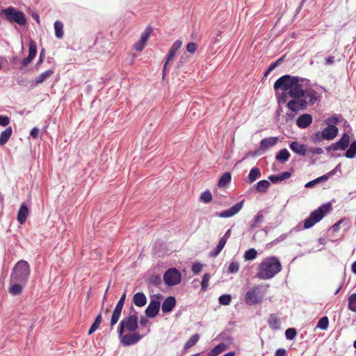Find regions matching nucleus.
Here are the masks:
<instances>
[{
	"instance_id": "obj_1",
	"label": "nucleus",
	"mask_w": 356,
	"mask_h": 356,
	"mask_svg": "<svg viewBox=\"0 0 356 356\" xmlns=\"http://www.w3.org/2000/svg\"><path fill=\"white\" fill-rule=\"evenodd\" d=\"M309 82V80L298 76L285 74L275 81L273 87L275 90L280 89L289 91V95L291 98H309V105H314L318 101L320 95L314 88H305V85H307Z\"/></svg>"
},
{
	"instance_id": "obj_2",
	"label": "nucleus",
	"mask_w": 356,
	"mask_h": 356,
	"mask_svg": "<svg viewBox=\"0 0 356 356\" xmlns=\"http://www.w3.org/2000/svg\"><path fill=\"white\" fill-rule=\"evenodd\" d=\"M257 270V277L260 280H268L282 270V264L275 256L266 257L259 265Z\"/></svg>"
},
{
	"instance_id": "obj_3",
	"label": "nucleus",
	"mask_w": 356,
	"mask_h": 356,
	"mask_svg": "<svg viewBox=\"0 0 356 356\" xmlns=\"http://www.w3.org/2000/svg\"><path fill=\"white\" fill-rule=\"evenodd\" d=\"M0 15L10 24L15 23L19 26H25L27 23L25 14L13 6L1 9Z\"/></svg>"
},
{
	"instance_id": "obj_4",
	"label": "nucleus",
	"mask_w": 356,
	"mask_h": 356,
	"mask_svg": "<svg viewBox=\"0 0 356 356\" xmlns=\"http://www.w3.org/2000/svg\"><path fill=\"white\" fill-rule=\"evenodd\" d=\"M30 274L31 269L29 263L25 260H20L15 265L10 279L26 284Z\"/></svg>"
},
{
	"instance_id": "obj_5",
	"label": "nucleus",
	"mask_w": 356,
	"mask_h": 356,
	"mask_svg": "<svg viewBox=\"0 0 356 356\" xmlns=\"http://www.w3.org/2000/svg\"><path fill=\"white\" fill-rule=\"evenodd\" d=\"M339 129L334 124H328L321 131L315 132L312 136L311 140L314 143L321 142L323 140H333L338 134Z\"/></svg>"
},
{
	"instance_id": "obj_6",
	"label": "nucleus",
	"mask_w": 356,
	"mask_h": 356,
	"mask_svg": "<svg viewBox=\"0 0 356 356\" xmlns=\"http://www.w3.org/2000/svg\"><path fill=\"white\" fill-rule=\"evenodd\" d=\"M138 327V318L137 313L129 315V316L124 318L120 323L118 326V332L121 334L126 330L129 332H135Z\"/></svg>"
},
{
	"instance_id": "obj_7",
	"label": "nucleus",
	"mask_w": 356,
	"mask_h": 356,
	"mask_svg": "<svg viewBox=\"0 0 356 356\" xmlns=\"http://www.w3.org/2000/svg\"><path fill=\"white\" fill-rule=\"evenodd\" d=\"M262 286L257 285L250 289L245 296V302L250 306L258 304L263 298Z\"/></svg>"
},
{
	"instance_id": "obj_8",
	"label": "nucleus",
	"mask_w": 356,
	"mask_h": 356,
	"mask_svg": "<svg viewBox=\"0 0 356 356\" xmlns=\"http://www.w3.org/2000/svg\"><path fill=\"white\" fill-rule=\"evenodd\" d=\"M181 273L175 268L168 269L163 274V281L167 286H173L180 283Z\"/></svg>"
},
{
	"instance_id": "obj_9",
	"label": "nucleus",
	"mask_w": 356,
	"mask_h": 356,
	"mask_svg": "<svg viewBox=\"0 0 356 356\" xmlns=\"http://www.w3.org/2000/svg\"><path fill=\"white\" fill-rule=\"evenodd\" d=\"M309 104V98L295 97L292 98L287 104L286 107L292 112L297 113L299 111H304Z\"/></svg>"
},
{
	"instance_id": "obj_10",
	"label": "nucleus",
	"mask_w": 356,
	"mask_h": 356,
	"mask_svg": "<svg viewBox=\"0 0 356 356\" xmlns=\"http://www.w3.org/2000/svg\"><path fill=\"white\" fill-rule=\"evenodd\" d=\"M154 297L156 299L152 298L145 311L146 316L150 318H153L158 315L161 307V302L159 301V299L162 298V295L158 293L155 294Z\"/></svg>"
},
{
	"instance_id": "obj_11",
	"label": "nucleus",
	"mask_w": 356,
	"mask_h": 356,
	"mask_svg": "<svg viewBox=\"0 0 356 356\" xmlns=\"http://www.w3.org/2000/svg\"><path fill=\"white\" fill-rule=\"evenodd\" d=\"M118 337L121 344L124 346L135 345L142 339V336L138 332H134L126 334H124V333L121 334L118 332Z\"/></svg>"
},
{
	"instance_id": "obj_12",
	"label": "nucleus",
	"mask_w": 356,
	"mask_h": 356,
	"mask_svg": "<svg viewBox=\"0 0 356 356\" xmlns=\"http://www.w3.org/2000/svg\"><path fill=\"white\" fill-rule=\"evenodd\" d=\"M331 204L330 202H327L320 206L317 209L313 211L309 214V216L314 219L316 223H317L321 221L323 217L331 211Z\"/></svg>"
},
{
	"instance_id": "obj_13",
	"label": "nucleus",
	"mask_w": 356,
	"mask_h": 356,
	"mask_svg": "<svg viewBox=\"0 0 356 356\" xmlns=\"http://www.w3.org/2000/svg\"><path fill=\"white\" fill-rule=\"evenodd\" d=\"M243 203H244V200H241V202L236 203L234 205H233L232 207H230L228 209L223 210L220 212H216L215 213V216H218L220 218L232 217V216H234L235 214H236L237 213H238L241 210V209L243 206Z\"/></svg>"
},
{
	"instance_id": "obj_14",
	"label": "nucleus",
	"mask_w": 356,
	"mask_h": 356,
	"mask_svg": "<svg viewBox=\"0 0 356 356\" xmlns=\"http://www.w3.org/2000/svg\"><path fill=\"white\" fill-rule=\"evenodd\" d=\"M26 283L17 282L10 279V287L8 292L13 296H18L22 293Z\"/></svg>"
},
{
	"instance_id": "obj_15",
	"label": "nucleus",
	"mask_w": 356,
	"mask_h": 356,
	"mask_svg": "<svg viewBox=\"0 0 356 356\" xmlns=\"http://www.w3.org/2000/svg\"><path fill=\"white\" fill-rule=\"evenodd\" d=\"M270 213V207H266L264 209L259 210L257 215L253 218L250 223L252 229L255 228L258 225L263 222L264 216Z\"/></svg>"
},
{
	"instance_id": "obj_16",
	"label": "nucleus",
	"mask_w": 356,
	"mask_h": 356,
	"mask_svg": "<svg viewBox=\"0 0 356 356\" xmlns=\"http://www.w3.org/2000/svg\"><path fill=\"white\" fill-rule=\"evenodd\" d=\"M176 305V299L174 296L167 297L163 302L161 309L163 314H169Z\"/></svg>"
},
{
	"instance_id": "obj_17",
	"label": "nucleus",
	"mask_w": 356,
	"mask_h": 356,
	"mask_svg": "<svg viewBox=\"0 0 356 356\" xmlns=\"http://www.w3.org/2000/svg\"><path fill=\"white\" fill-rule=\"evenodd\" d=\"M337 150H345L350 145V136L347 133H343L341 138L333 143Z\"/></svg>"
},
{
	"instance_id": "obj_18",
	"label": "nucleus",
	"mask_w": 356,
	"mask_h": 356,
	"mask_svg": "<svg viewBox=\"0 0 356 356\" xmlns=\"http://www.w3.org/2000/svg\"><path fill=\"white\" fill-rule=\"evenodd\" d=\"M312 122V116L310 114L305 113L300 115L296 120V124L300 129H306Z\"/></svg>"
},
{
	"instance_id": "obj_19",
	"label": "nucleus",
	"mask_w": 356,
	"mask_h": 356,
	"mask_svg": "<svg viewBox=\"0 0 356 356\" xmlns=\"http://www.w3.org/2000/svg\"><path fill=\"white\" fill-rule=\"evenodd\" d=\"M290 149L296 154L305 156L307 154L306 146L303 144L299 143L298 141H292L289 144Z\"/></svg>"
},
{
	"instance_id": "obj_20",
	"label": "nucleus",
	"mask_w": 356,
	"mask_h": 356,
	"mask_svg": "<svg viewBox=\"0 0 356 356\" xmlns=\"http://www.w3.org/2000/svg\"><path fill=\"white\" fill-rule=\"evenodd\" d=\"M277 142L278 138L276 136L265 138L260 142V149L265 151L270 147L275 146Z\"/></svg>"
},
{
	"instance_id": "obj_21",
	"label": "nucleus",
	"mask_w": 356,
	"mask_h": 356,
	"mask_svg": "<svg viewBox=\"0 0 356 356\" xmlns=\"http://www.w3.org/2000/svg\"><path fill=\"white\" fill-rule=\"evenodd\" d=\"M29 215V208L25 203L21 204L17 213V221L22 225L26 220Z\"/></svg>"
},
{
	"instance_id": "obj_22",
	"label": "nucleus",
	"mask_w": 356,
	"mask_h": 356,
	"mask_svg": "<svg viewBox=\"0 0 356 356\" xmlns=\"http://www.w3.org/2000/svg\"><path fill=\"white\" fill-rule=\"evenodd\" d=\"M182 42L180 40H177L173 42L167 55L166 61L169 63L175 57L176 52L181 47Z\"/></svg>"
},
{
	"instance_id": "obj_23",
	"label": "nucleus",
	"mask_w": 356,
	"mask_h": 356,
	"mask_svg": "<svg viewBox=\"0 0 356 356\" xmlns=\"http://www.w3.org/2000/svg\"><path fill=\"white\" fill-rule=\"evenodd\" d=\"M133 302L137 307H142L147 303V298L144 293L138 292L134 295Z\"/></svg>"
},
{
	"instance_id": "obj_24",
	"label": "nucleus",
	"mask_w": 356,
	"mask_h": 356,
	"mask_svg": "<svg viewBox=\"0 0 356 356\" xmlns=\"http://www.w3.org/2000/svg\"><path fill=\"white\" fill-rule=\"evenodd\" d=\"M291 176V173L289 172H283L277 175H272L268 177V179L273 184H276L278 181L289 179Z\"/></svg>"
},
{
	"instance_id": "obj_25",
	"label": "nucleus",
	"mask_w": 356,
	"mask_h": 356,
	"mask_svg": "<svg viewBox=\"0 0 356 356\" xmlns=\"http://www.w3.org/2000/svg\"><path fill=\"white\" fill-rule=\"evenodd\" d=\"M290 156L289 152L286 148H284L276 154L275 159L281 163H284L289 159Z\"/></svg>"
},
{
	"instance_id": "obj_26",
	"label": "nucleus",
	"mask_w": 356,
	"mask_h": 356,
	"mask_svg": "<svg viewBox=\"0 0 356 356\" xmlns=\"http://www.w3.org/2000/svg\"><path fill=\"white\" fill-rule=\"evenodd\" d=\"M13 134V129L11 127H7L0 134V145H5L10 139Z\"/></svg>"
},
{
	"instance_id": "obj_27",
	"label": "nucleus",
	"mask_w": 356,
	"mask_h": 356,
	"mask_svg": "<svg viewBox=\"0 0 356 356\" xmlns=\"http://www.w3.org/2000/svg\"><path fill=\"white\" fill-rule=\"evenodd\" d=\"M270 184L268 181L263 179L258 181L254 186L255 190L259 193H266L268 188L270 187Z\"/></svg>"
},
{
	"instance_id": "obj_28",
	"label": "nucleus",
	"mask_w": 356,
	"mask_h": 356,
	"mask_svg": "<svg viewBox=\"0 0 356 356\" xmlns=\"http://www.w3.org/2000/svg\"><path fill=\"white\" fill-rule=\"evenodd\" d=\"M261 171L259 168H252L249 172L248 182L249 184L253 183L254 181L259 179L261 177Z\"/></svg>"
},
{
	"instance_id": "obj_29",
	"label": "nucleus",
	"mask_w": 356,
	"mask_h": 356,
	"mask_svg": "<svg viewBox=\"0 0 356 356\" xmlns=\"http://www.w3.org/2000/svg\"><path fill=\"white\" fill-rule=\"evenodd\" d=\"M270 327L273 330L280 329V319L276 314H270L268 319Z\"/></svg>"
},
{
	"instance_id": "obj_30",
	"label": "nucleus",
	"mask_w": 356,
	"mask_h": 356,
	"mask_svg": "<svg viewBox=\"0 0 356 356\" xmlns=\"http://www.w3.org/2000/svg\"><path fill=\"white\" fill-rule=\"evenodd\" d=\"M122 309H118L115 307L114 310L112 312L111 321H110V325H111V330L113 329V326L118 323L119 321V318L121 316Z\"/></svg>"
},
{
	"instance_id": "obj_31",
	"label": "nucleus",
	"mask_w": 356,
	"mask_h": 356,
	"mask_svg": "<svg viewBox=\"0 0 356 356\" xmlns=\"http://www.w3.org/2000/svg\"><path fill=\"white\" fill-rule=\"evenodd\" d=\"M54 74V70L50 69L44 72H42L39 76H38L35 80V83L36 85L39 83H43L46 79L49 78Z\"/></svg>"
},
{
	"instance_id": "obj_32",
	"label": "nucleus",
	"mask_w": 356,
	"mask_h": 356,
	"mask_svg": "<svg viewBox=\"0 0 356 356\" xmlns=\"http://www.w3.org/2000/svg\"><path fill=\"white\" fill-rule=\"evenodd\" d=\"M344 156L348 159H353L356 156V140L352 141Z\"/></svg>"
},
{
	"instance_id": "obj_33",
	"label": "nucleus",
	"mask_w": 356,
	"mask_h": 356,
	"mask_svg": "<svg viewBox=\"0 0 356 356\" xmlns=\"http://www.w3.org/2000/svg\"><path fill=\"white\" fill-rule=\"evenodd\" d=\"M55 35L57 38L61 39L63 37V24L60 21H56L54 24Z\"/></svg>"
},
{
	"instance_id": "obj_34",
	"label": "nucleus",
	"mask_w": 356,
	"mask_h": 356,
	"mask_svg": "<svg viewBox=\"0 0 356 356\" xmlns=\"http://www.w3.org/2000/svg\"><path fill=\"white\" fill-rule=\"evenodd\" d=\"M231 180L232 176L230 172H225L218 180V186L220 188L224 187L229 184Z\"/></svg>"
},
{
	"instance_id": "obj_35",
	"label": "nucleus",
	"mask_w": 356,
	"mask_h": 356,
	"mask_svg": "<svg viewBox=\"0 0 356 356\" xmlns=\"http://www.w3.org/2000/svg\"><path fill=\"white\" fill-rule=\"evenodd\" d=\"M102 314L100 313L96 316L93 323L90 326V327L88 330V334L89 335L92 334L93 332H95L98 329V327H99V325L102 323Z\"/></svg>"
},
{
	"instance_id": "obj_36",
	"label": "nucleus",
	"mask_w": 356,
	"mask_h": 356,
	"mask_svg": "<svg viewBox=\"0 0 356 356\" xmlns=\"http://www.w3.org/2000/svg\"><path fill=\"white\" fill-rule=\"evenodd\" d=\"M327 180V177L325 176V175L318 177L309 182H307L305 185V188H312L317 185L318 184H320L321 182L325 181Z\"/></svg>"
},
{
	"instance_id": "obj_37",
	"label": "nucleus",
	"mask_w": 356,
	"mask_h": 356,
	"mask_svg": "<svg viewBox=\"0 0 356 356\" xmlns=\"http://www.w3.org/2000/svg\"><path fill=\"white\" fill-rule=\"evenodd\" d=\"M161 282V278L159 275H151L147 280L148 284L153 286H159Z\"/></svg>"
},
{
	"instance_id": "obj_38",
	"label": "nucleus",
	"mask_w": 356,
	"mask_h": 356,
	"mask_svg": "<svg viewBox=\"0 0 356 356\" xmlns=\"http://www.w3.org/2000/svg\"><path fill=\"white\" fill-rule=\"evenodd\" d=\"M200 339V335L198 334H193L189 339L185 343L184 348L185 350L195 346Z\"/></svg>"
},
{
	"instance_id": "obj_39",
	"label": "nucleus",
	"mask_w": 356,
	"mask_h": 356,
	"mask_svg": "<svg viewBox=\"0 0 356 356\" xmlns=\"http://www.w3.org/2000/svg\"><path fill=\"white\" fill-rule=\"evenodd\" d=\"M348 309L356 313V293L349 296L348 298Z\"/></svg>"
},
{
	"instance_id": "obj_40",
	"label": "nucleus",
	"mask_w": 356,
	"mask_h": 356,
	"mask_svg": "<svg viewBox=\"0 0 356 356\" xmlns=\"http://www.w3.org/2000/svg\"><path fill=\"white\" fill-rule=\"evenodd\" d=\"M341 119H342L341 115L334 114V115H332L331 117L327 118L325 120V123L326 125H328V124L335 125V124H338Z\"/></svg>"
},
{
	"instance_id": "obj_41",
	"label": "nucleus",
	"mask_w": 356,
	"mask_h": 356,
	"mask_svg": "<svg viewBox=\"0 0 356 356\" xmlns=\"http://www.w3.org/2000/svg\"><path fill=\"white\" fill-rule=\"evenodd\" d=\"M257 256V252L254 248H250L244 254V259L246 261L254 259Z\"/></svg>"
},
{
	"instance_id": "obj_42",
	"label": "nucleus",
	"mask_w": 356,
	"mask_h": 356,
	"mask_svg": "<svg viewBox=\"0 0 356 356\" xmlns=\"http://www.w3.org/2000/svg\"><path fill=\"white\" fill-rule=\"evenodd\" d=\"M329 325V319L327 316L321 318L317 323L316 327L322 330H325Z\"/></svg>"
},
{
	"instance_id": "obj_43",
	"label": "nucleus",
	"mask_w": 356,
	"mask_h": 356,
	"mask_svg": "<svg viewBox=\"0 0 356 356\" xmlns=\"http://www.w3.org/2000/svg\"><path fill=\"white\" fill-rule=\"evenodd\" d=\"M227 348V346L223 343H220L216 346L213 349L211 350V353L213 356H216L218 354L221 353L224 350H225Z\"/></svg>"
},
{
	"instance_id": "obj_44",
	"label": "nucleus",
	"mask_w": 356,
	"mask_h": 356,
	"mask_svg": "<svg viewBox=\"0 0 356 356\" xmlns=\"http://www.w3.org/2000/svg\"><path fill=\"white\" fill-rule=\"evenodd\" d=\"M288 96H289V91L287 92V91L282 90V93H280V94H278L277 92L276 97H277V100L278 104L281 105V104H285L286 102Z\"/></svg>"
},
{
	"instance_id": "obj_45",
	"label": "nucleus",
	"mask_w": 356,
	"mask_h": 356,
	"mask_svg": "<svg viewBox=\"0 0 356 356\" xmlns=\"http://www.w3.org/2000/svg\"><path fill=\"white\" fill-rule=\"evenodd\" d=\"M232 297L229 294H223L218 298L219 304L221 305H229L231 303Z\"/></svg>"
},
{
	"instance_id": "obj_46",
	"label": "nucleus",
	"mask_w": 356,
	"mask_h": 356,
	"mask_svg": "<svg viewBox=\"0 0 356 356\" xmlns=\"http://www.w3.org/2000/svg\"><path fill=\"white\" fill-rule=\"evenodd\" d=\"M210 278H211V275L209 273H207L204 274V275L202 277V282H201V291H207Z\"/></svg>"
},
{
	"instance_id": "obj_47",
	"label": "nucleus",
	"mask_w": 356,
	"mask_h": 356,
	"mask_svg": "<svg viewBox=\"0 0 356 356\" xmlns=\"http://www.w3.org/2000/svg\"><path fill=\"white\" fill-rule=\"evenodd\" d=\"M29 56L33 60L37 54V46L35 42L33 40H31L29 42Z\"/></svg>"
},
{
	"instance_id": "obj_48",
	"label": "nucleus",
	"mask_w": 356,
	"mask_h": 356,
	"mask_svg": "<svg viewBox=\"0 0 356 356\" xmlns=\"http://www.w3.org/2000/svg\"><path fill=\"white\" fill-rule=\"evenodd\" d=\"M200 200L204 203H209L212 200V195L210 191L206 190L202 193Z\"/></svg>"
},
{
	"instance_id": "obj_49",
	"label": "nucleus",
	"mask_w": 356,
	"mask_h": 356,
	"mask_svg": "<svg viewBox=\"0 0 356 356\" xmlns=\"http://www.w3.org/2000/svg\"><path fill=\"white\" fill-rule=\"evenodd\" d=\"M289 236H290V234L289 232L282 234L279 237H277L275 240L272 241L270 243H268L267 245L269 247L274 246V245H277V243L284 241Z\"/></svg>"
},
{
	"instance_id": "obj_50",
	"label": "nucleus",
	"mask_w": 356,
	"mask_h": 356,
	"mask_svg": "<svg viewBox=\"0 0 356 356\" xmlns=\"http://www.w3.org/2000/svg\"><path fill=\"white\" fill-rule=\"evenodd\" d=\"M152 31L153 29L151 26H147L146 29L142 33L140 40L146 43L148 39L149 38V36Z\"/></svg>"
},
{
	"instance_id": "obj_51",
	"label": "nucleus",
	"mask_w": 356,
	"mask_h": 356,
	"mask_svg": "<svg viewBox=\"0 0 356 356\" xmlns=\"http://www.w3.org/2000/svg\"><path fill=\"white\" fill-rule=\"evenodd\" d=\"M297 335V331L293 327H290L286 330L285 337L288 340H293Z\"/></svg>"
},
{
	"instance_id": "obj_52",
	"label": "nucleus",
	"mask_w": 356,
	"mask_h": 356,
	"mask_svg": "<svg viewBox=\"0 0 356 356\" xmlns=\"http://www.w3.org/2000/svg\"><path fill=\"white\" fill-rule=\"evenodd\" d=\"M239 264L237 261H232L229 265L227 272L229 273H236L238 271Z\"/></svg>"
},
{
	"instance_id": "obj_53",
	"label": "nucleus",
	"mask_w": 356,
	"mask_h": 356,
	"mask_svg": "<svg viewBox=\"0 0 356 356\" xmlns=\"http://www.w3.org/2000/svg\"><path fill=\"white\" fill-rule=\"evenodd\" d=\"M315 224L316 222L314 219H312V217L309 216L304 221L303 228L305 229H309L312 227Z\"/></svg>"
},
{
	"instance_id": "obj_54",
	"label": "nucleus",
	"mask_w": 356,
	"mask_h": 356,
	"mask_svg": "<svg viewBox=\"0 0 356 356\" xmlns=\"http://www.w3.org/2000/svg\"><path fill=\"white\" fill-rule=\"evenodd\" d=\"M202 269V264L200 262H195L192 265L191 270L195 275H197L201 272Z\"/></svg>"
},
{
	"instance_id": "obj_55",
	"label": "nucleus",
	"mask_w": 356,
	"mask_h": 356,
	"mask_svg": "<svg viewBox=\"0 0 356 356\" xmlns=\"http://www.w3.org/2000/svg\"><path fill=\"white\" fill-rule=\"evenodd\" d=\"M197 44L195 42H189L186 45V51L191 54H194L197 50Z\"/></svg>"
},
{
	"instance_id": "obj_56",
	"label": "nucleus",
	"mask_w": 356,
	"mask_h": 356,
	"mask_svg": "<svg viewBox=\"0 0 356 356\" xmlns=\"http://www.w3.org/2000/svg\"><path fill=\"white\" fill-rule=\"evenodd\" d=\"M126 296H127L126 292H124L122 293V295L121 296L120 300H118L117 305H115L116 308H118V309H123V306H124V304Z\"/></svg>"
},
{
	"instance_id": "obj_57",
	"label": "nucleus",
	"mask_w": 356,
	"mask_h": 356,
	"mask_svg": "<svg viewBox=\"0 0 356 356\" xmlns=\"http://www.w3.org/2000/svg\"><path fill=\"white\" fill-rule=\"evenodd\" d=\"M145 42H143L140 39L136 42L134 45V48L135 50L136 51H142L145 46Z\"/></svg>"
},
{
	"instance_id": "obj_58",
	"label": "nucleus",
	"mask_w": 356,
	"mask_h": 356,
	"mask_svg": "<svg viewBox=\"0 0 356 356\" xmlns=\"http://www.w3.org/2000/svg\"><path fill=\"white\" fill-rule=\"evenodd\" d=\"M10 123V118L6 115H0V125L2 127H6Z\"/></svg>"
},
{
	"instance_id": "obj_59",
	"label": "nucleus",
	"mask_w": 356,
	"mask_h": 356,
	"mask_svg": "<svg viewBox=\"0 0 356 356\" xmlns=\"http://www.w3.org/2000/svg\"><path fill=\"white\" fill-rule=\"evenodd\" d=\"M307 153H312L313 154H321L323 153V150L321 147H310L307 150Z\"/></svg>"
},
{
	"instance_id": "obj_60",
	"label": "nucleus",
	"mask_w": 356,
	"mask_h": 356,
	"mask_svg": "<svg viewBox=\"0 0 356 356\" xmlns=\"http://www.w3.org/2000/svg\"><path fill=\"white\" fill-rule=\"evenodd\" d=\"M341 171V163H339L333 170L327 172L325 175V176L327 177V179L334 175L337 172Z\"/></svg>"
},
{
	"instance_id": "obj_61",
	"label": "nucleus",
	"mask_w": 356,
	"mask_h": 356,
	"mask_svg": "<svg viewBox=\"0 0 356 356\" xmlns=\"http://www.w3.org/2000/svg\"><path fill=\"white\" fill-rule=\"evenodd\" d=\"M220 339H222L223 341H226L227 342H232V340H233V338L232 337H230L229 335H227L226 333L225 332H222V333H220L218 337Z\"/></svg>"
},
{
	"instance_id": "obj_62",
	"label": "nucleus",
	"mask_w": 356,
	"mask_h": 356,
	"mask_svg": "<svg viewBox=\"0 0 356 356\" xmlns=\"http://www.w3.org/2000/svg\"><path fill=\"white\" fill-rule=\"evenodd\" d=\"M343 222V219H341L339 221H337L336 223H334L331 229L334 232H338L339 229L340 225Z\"/></svg>"
},
{
	"instance_id": "obj_63",
	"label": "nucleus",
	"mask_w": 356,
	"mask_h": 356,
	"mask_svg": "<svg viewBox=\"0 0 356 356\" xmlns=\"http://www.w3.org/2000/svg\"><path fill=\"white\" fill-rule=\"evenodd\" d=\"M39 134V129L37 127H34L30 132V136L33 138H37Z\"/></svg>"
},
{
	"instance_id": "obj_64",
	"label": "nucleus",
	"mask_w": 356,
	"mask_h": 356,
	"mask_svg": "<svg viewBox=\"0 0 356 356\" xmlns=\"http://www.w3.org/2000/svg\"><path fill=\"white\" fill-rule=\"evenodd\" d=\"M286 350L284 348H278L275 353V356H286Z\"/></svg>"
}]
</instances>
